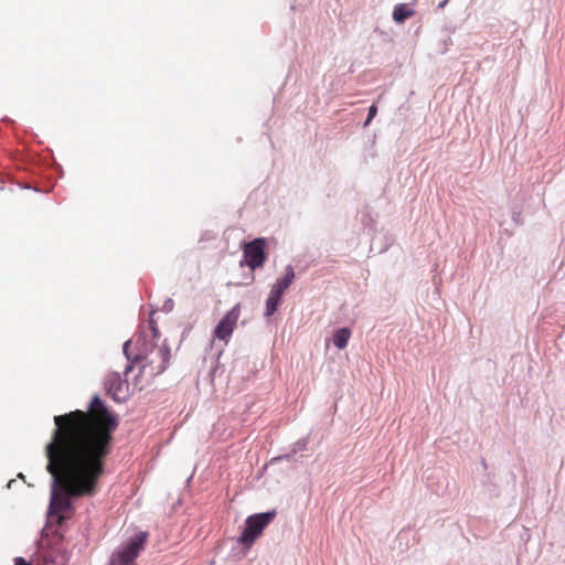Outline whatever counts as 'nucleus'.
I'll list each match as a JSON object with an SVG mask.
<instances>
[{"instance_id": "1", "label": "nucleus", "mask_w": 565, "mask_h": 565, "mask_svg": "<svg viewBox=\"0 0 565 565\" xmlns=\"http://www.w3.org/2000/svg\"><path fill=\"white\" fill-rule=\"evenodd\" d=\"M53 422L55 427L45 446L46 470L54 482L49 509L50 516L62 524L68 518L65 513L72 511L73 498L96 494L119 420L96 395L86 411L56 415Z\"/></svg>"}, {"instance_id": "2", "label": "nucleus", "mask_w": 565, "mask_h": 565, "mask_svg": "<svg viewBox=\"0 0 565 565\" xmlns=\"http://www.w3.org/2000/svg\"><path fill=\"white\" fill-rule=\"evenodd\" d=\"M143 347L142 352L135 360L142 362V369L148 371L150 376H157L164 372L171 358V351L166 341L161 344L156 342L148 345L143 340Z\"/></svg>"}, {"instance_id": "3", "label": "nucleus", "mask_w": 565, "mask_h": 565, "mask_svg": "<svg viewBox=\"0 0 565 565\" xmlns=\"http://www.w3.org/2000/svg\"><path fill=\"white\" fill-rule=\"evenodd\" d=\"M276 512H265L249 515L245 521V529L239 536V542L244 545H252L264 532V530L275 519Z\"/></svg>"}, {"instance_id": "4", "label": "nucleus", "mask_w": 565, "mask_h": 565, "mask_svg": "<svg viewBox=\"0 0 565 565\" xmlns=\"http://www.w3.org/2000/svg\"><path fill=\"white\" fill-rule=\"evenodd\" d=\"M148 533L141 532L121 550L115 552L110 559V565H137L136 558L145 548Z\"/></svg>"}, {"instance_id": "5", "label": "nucleus", "mask_w": 565, "mask_h": 565, "mask_svg": "<svg viewBox=\"0 0 565 565\" xmlns=\"http://www.w3.org/2000/svg\"><path fill=\"white\" fill-rule=\"evenodd\" d=\"M266 239L255 238L247 243L243 247L244 260L246 265L252 269L260 268L266 262Z\"/></svg>"}, {"instance_id": "6", "label": "nucleus", "mask_w": 565, "mask_h": 565, "mask_svg": "<svg viewBox=\"0 0 565 565\" xmlns=\"http://www.w3.org/2000/svg\"><path fill=\"white\" fill-rule=\"evenodd\" d=\"M241 315V305H235L218 322L214 329V337L227 343L237 324Z\"/></svg>"}, {"instance_id": "7", "label": "nucleus", "mask_w": 565, "mask_h": 565, "mask_svg": "<svg viewBox=\"0 0 565 565\" xmlns=\"http://www.w3.org/2000/svg\"><path fill=\"white\" fill-rule=\"evenodd\" d=\"M105 390L117 402L125 401L128 396V383L117 372L107 375Z\"/></svg>"}, {"instance_id": "8", "label": "nucleus", "mask_w": 565, "mask_h": 565, "mask_svg": "<svg viewBox=\"0 0 565 565\" xmlns=\"http://www.w3.org/2000/svg\"><path fill=\"white\" fill-rule=\"evenodd\" d=\"M295 279V270L292 266L285 267V275L278 279L271 287L270 291L282 297L284 292L289 288Z\"/></svg>"}, {"instance_id": "9", "label": "nucleus", "mask_w": 565, "mask_h": 565, "mask_svg": "<svg viewBox=\"0 0 565 565\" xmlns=\"http://www.w3.org/2000/svg\"><path fill=\"white\" fill-rule=\"evenodd\" d=\"M351 338V330L348 328L338 329L333 334V344L342 350L347 347L349 339Z\"/></svg>"}, {"instance_id": "10", "label": "nucleus", "mask_w": 565, "mask_h": 565, "mask_svg": "<svg viewBox=\"0 0 565 565\" xmlns=\"http://www.w3.org/2000/svg\"><path fill=\"white\" fill-rule=\"evenodd\" d=\"M413 15L414 11L405 3L397 4L393 11V19L398 23L404 22Z\"/></svg>"}, {"instance_id": "11", "label": "nucleus", "mask_w": 565, "mask_h": 565, "mask_svg": "<svg viewBox=\"0 0 565 565\" xmlns=\"http://www.w3.org/2000/svg\"><path fill=\"white\" fill-rule=\"evenodd\" d=\"M281 300V296L270 291L269 297L266 301V316H271L277 310Z\"/></svg>"}, {"instance_id": "12", "label": "nucleus", "mask_w": 565, "mask_h": 565, "mask_svg": "<svg viewBox=\"0 0 565 565\" xmlns=\"http://www.w3.org/2000/svg\"><path fill=\"white\" fill-rule=\"evenodd\" d=\"M376 113H377V107L375 105H372L370 108H369V114H367V118L364 122V126H367L370 125V122L372 121V119L376 116Z\"/></svg>"}, {"instance_id": "13", "label": "nucleus", "mask_w": 565, "mask_h": 565, "mask_svg": "<svg viewBox=\"0 0 565 565\" xmlns=\"http://www.w3.org/2000/svg\"><path fill=\"white\" fill-rule=\"evenodd\" d=\"M150 329L152 332V338L158 340L159 338V329L153 320H150Z\"/></svg>"}, {"instance_id": "14", "label": "nucleus", "mask_w": 565, "mask_h": 565, "mask_svg": "<svg viewBox=\"0 0 565 565\" xmlns=\"http://www.w3.org/2000/svg\"><path fill=\"white\" fill-rule=\"evenodd\" d=\"M14 565H32L30 562H26L23 557H15Z\"/></svg>"}, {"instance_id": "15", "label": "nucleus", "mask_w": 565, "mask_h": 565, "mask_svg": "<svg viewBox=\"0 0 565 565\" xmlns=\"http://www.w3.org/2000/svg\"><path fill=\"white\" fill-rule=\"evenodd\" d=\"M128 347H129V342H126L125 345H124V351H125L126 354H127Z\"/></svg>"}, {"instance_id": "16", "label": "nucleus", "mask_w": 565, "mask_h": 565, "mask_svg": "<svg viewBox=\"0 0 565 565\" xmlns=\"http://www.w3.org/2000/svg\"><path fill=\"white\" fill-rule=\"evenodd\" d=\"M447 2H448V0H444L441 3H439V8L445 7Z\"/></svg>"}]
</instances>
